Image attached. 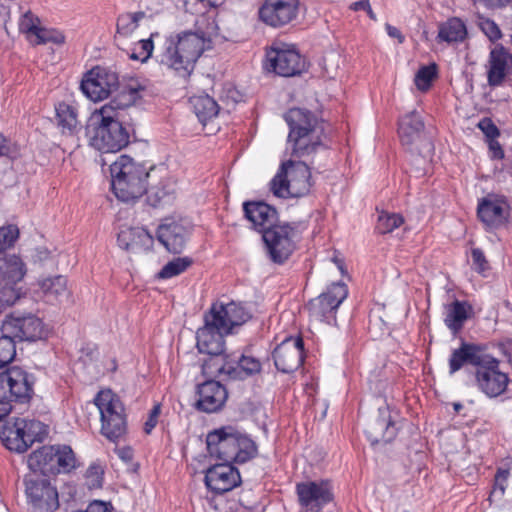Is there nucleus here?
Instances as JSON below:
<instances>
[{"instance_id": "nucleus-27", "label": "nucleus", "mask_w": 512, "mask_h": 512, "mask_svg": "<svg viewBox=\"0 0 512 512\" xmlns=\"http://www.w3.org/2000/svg\"><path fill=\"white\" fill-rule=\"evenodd\" d=\"M243 211L245 217L252 223L255 230L264 234L276 225L278 213L276 209L262 201L244 202Z\"/></svg>"}, {"instance_id": "nucleus-28", "label": "nucleus", "mask_w": 512, "mask_h": 512, "mask_svg": "<svg viewBox=\"0 0 512 512\" xmlns=\"http://www.w3.org/2000/svg\"><path fill=\"white\" fill-rule=\"evenodd\" d=\"M198 395L197 408L207 413L221 409L228 397L226 388L215 380H208L199 385Z\"/></svg>"}, {"instance_id": "nucleus-2", "label": "nucleus", "mask_w": 512, "mask_h": 512, "mask_svg": "<svg viewBox=\"0 0 512 512\" xmlns=\"http://www.w3.org/2000/svg\"><path fill=\"white\" fill-rule=\"evenodd\" d=\"M284 119L289 126L287 142L293 157L307 158L324 147L325 123L315 113L304 108H291Z\"/></svg>"}, {"instance_id": "nucleus-12", "label": "nucleus", "mask_w": 512, "mask_h": 512, "mask_svg": "<svg viewBox=\"0 0 512 512\" xmlns=\"http://www.w3.org/2000/svg\"><path fill=\"white\" fill-rule=\"evenodd\" d=\"M398 135L401 144L412 154L428 157L434 150L431 138L426 133L424 121L415 109L405 112L399 118Z\"/></svg>"}, {"instance_id": "nucleus-60", "label": "nucleus", "mask_w": 512, "mask_h": 512, "mask_svg": "<svg viewBox=\"0 0 512 512\" xmlns=\"http://www.w3.org/2000/svg\"><path fill=\"white\" fill-rule=\"evenodd\" d=\"M11 152V141L0 133V156H9Z\"/></svg>"}, {"instance_id": "nucleus-53", "label": "nucleus", "mask_w": 512, "mask_h": 512, "mask_svg": "<svg viewBox=\"0 0 512 512\" xmlns=\"http://www.w3.org/2000/svg\"><path fill=\"white\" fill-rule=\"evenodd\" d=\"M471 259L473 269L478 273H483L489 269L488 261L480 248H473L471 250Z\"/></svg>"}, {"instance_id": "nucleus-52", "label": "nucleus", "mask_w": 512, "mask_h": 512, "mask_svg": "<svg viewBox=\"0 0 512 512\" xmlns=\"http://www.w3.org/2000/svg\"><path fill=\"white\" fill-rule=\"evenodd\" d=\"M482 32L489 38L490 41L495 42L502 37L499 26L491 19H483L480 22Z\"/></svg>"}, {"instance_id": "nucleus-31", "label": "nucleus", "mask_w": 512, "mask_h": 512, "mask_svg": "<svg viewBox=\"0 0 512 512\" xmlns=\"http://www.w3.org/2000/svg\"><path fill=\"white\" fill-rule=\"evenodd\" d=\"M57 128L63 136L72 137L79 131L78 111L72 104L60 101L55 104Z\"/></svg>"}, {"instance_id": "nucleus-57", "label": "nucleus", "mask_w": 512, "mask_h": 512, "mask_svg": "<svg viewBox=\"0 0 512 512\" xmlns=\"http://www.w3.org/2000/svg\"><path fill=\"white\" fill-rule=\"evenodd\" d=\"M112 506L110 503H106L100 500H94L88 504L86 509L77 510L73 512H111Z\"/></svg>"}, {"instance_id": "nucleus-9", "label": "nucleus", "mask_w": 512, "mask_h": 512, "mask_svg": "<svg viewBox=\"0 0 512 512\" xmlns=\"http://www.w3.org/2000/svg\"><path fill=\"white\" fill-rule=\"evenodd\" d=\"M204 326L199 328L196 333V346L200 353L210 356L202 364V370L205 374H214L216 367L228 356L224 355V336L230 334L226 329H222L218 322L211 321L210 315L204 316Z\"/></svg>"}, {"instance_id": "nucleus-18", "label": "nucleus", "mask_w": 512, "mask_h": 512, "mask_svg": "<svg viewBox=\"0 0 512 512\" xmlns=\"http://www.w3.org/2000/svg\"><path fill=\"white\" fill-rule=\"evenodd\" d=\"M477 216L486 231L504 227L510 217V205L504 196L488 194L479 199Z\"/></svg>"}, {"instance_id": "nucleus-37", "label": "nucleus", "mask_w": 512, "mask_h": 512, "mask_svg": "<svg viewBox=\"0 0 512 512\" xmlns=\"http://www.w3.org/2000/svg\"><path fill=\"white\" fill-rule=\"evenodd\" d=\"M41 289L46 302H63L69 299L70 291L67 287V279L62 275L47 278L42 281Z\"/></svg>"}, {"instance_id": "nucleus-30", "label": "nucleus", "mask_w": 512, "mask_h": 512, "mask_svg": "<svg viewBox=\"0 0 512 512\" xmlns=\"http://www.w3.org/2000/svg\"><path fill=\"white\" fill-rule=\"evenodd\" d=\"M0 439L7 449L18 453L25 452L27 444L25 442L22 419L16 418L1 423Z\"/></svg>"}, {"instance_id": "nucleus-3", "label": "nucleus", "mask_w": 512, "mask_h": 512, "mask_svg": "<svg viewBox=\"0 0 512 512\" xmlns=\"http://www.w3.org/2000/svg\"><path fill=\"white\" fill-rule=\"evenodd\" d=\"M210 456L223 462L244 464L256 457L258 449L252 438L241 428L224 425L206 436Z\"/></svg>"}, {"instance_id": "nucleus-55", "label": "nucleus", "mask_w": 512, "mask_h": 512, "mask_svg": "<svg viewBox=\"0 0 512 512\" xmlns=\"http://www.w3.org/2000/svg\"><path fill=\"white\" fill-rule=\"evenodd\" d=\"M20 295L13 285H6L0 290V303L3 305L11 306L16 303Z\"/></svg>"}, {"instance_id": "nucleus-19", "label": "nucleus", "mask_w": 512, "mask_h": 512, "mask_svg": "<svg viewBox=\"0 0 512 512\" xmlns=\"http://www.w3.org/2000/svg\"><path fill=\"white\" fill-rule=\"evenodd\" d=\"M267 59L273 71L283 77L300 75L307 69L306 60L292 47L272 46Z\"/></svg>"}, {"instance_id": "nucleus-14", "label": "nucleus", "mask_w": 512, "mask_h": 512, "mask_svg": "<svg viewBox=\"0 0 512 512\" xmlns=\"http://www.w3.org/2000/svg\"><path fill=\"white\" fill-rule=\"evenodd\" d=\"M296 229L290 224L274 226L264 231L262 239L267 257L275 264H283L296 248Z\"/></svg>"}, {"instance_id": "nucleus-59", "label": "nucleus", "mask_w": 512, "mask_h": 512, "mask_svg": "<svg viewBox=\"0 0 512 512\" xmlns=\"http://www.w3.org/2000/svg\"><path fill=\"white\" fill-rule=\"evenodd\" d=\"M508 475H509V472L507 470L499 469L497 471L496 476H495V482L496 483H495V487H494V492L499 490L501 494L504 493L505 486H504L503 483L507 480Z\"/></svg>"}, {"instance_id": "nucleus-4", "label": "nucleus", "mask_w": 512, "mask_h": 512, "mask_svg": "<svg viewBox=\"0 0 512 512\" xmlns=\"http://www.w3.org/2000/svg\"><path fill=\"white\" fill-rule=\"evenodd\" d=\"M211 35L204 31H186L169 39L161 56V64L176 71L181 77H187L201 54L210 47Z\"/></svg>"}, {"instance_id": "nucleus-7", "label": "nucleus", "mask_w": 512, "mask_h": 512, "mask_svg": "<svg viewBox=\"0 0 512 512\" xmlns=\"http://www.w3.org/2000/svg\"><path fill=\"white\" fill-rule=\"evenodd\" d=\"M312 187L310 167L303 160L283 162L270 182V189L279 198L306 196Z\"/></svg>"}, {"instance_id": "nucleus-39", "label": "nucleus", "mask_w": 512, "mask_h": 512, "mask_svg": "<svg viewBox=\"0 0 512 512\" xmlns=\"http://www.w3.org/2000/svg\"><path fill=\"white\" fill-rule=\"evenodd\" d=\"M189 100L195 115L203 125H206L219 113L220 107L215 98H189Z\"/></svg>"}, {"instance_id": "nucleus-63", "label": "nucleus", "mask_w": 512, "mask_h": 512, "mask_svg": "<svg viewBox=\"0 0 512 512\" xmlns=\"http://www.w3.org/2000/svg\"><path fill=\"white\" fill-rule=\"evenodd\" d=\"M350 8L354 11L366 10V8H369V1L360 0V1L354 2L350 6Z\"/></svg>"}, {"instance_id": "nucleus-8", "label": "nucleus", "mask_w": 512, "mask_h": 512, "mask_svg": "<svg viewBox=\"0 0 512 512\" xmlns=\"http://www.w3.org/2000/svg\"><path fill=\"white\" fill-rule=\"evenodd\" d=\"M31 473L56 475L76 467V457L68 445H46L33 451L27 460Z\"/></svg>"}, {"instance_id": "nucleus-23", "label": "nucleus", "mask_w": 512, "mask_h": 512, "mask_svg": "<svg viewBox=\"0 0 512 512\" xmlns=\"http://www.w3.org/2000/svg\"><path fill=\"white\" fill-rule=\"evenodd\" d=\"M275 367L282 373L296 371L304 361V342L301 337H288L273 351Z\"/></svg>"}, {"instance_id": "nucleus-64", "label": "nucleus", "mask_w": 512, "mask_h": 512, "mask_svg": "<svg viewBox=\"0 0 512 512\" xmlns=\"http://www.w3.org/2000/svg\"><path fill=\"white\" fill-rule=\"evenodd\" d=\"M365 11H367V14H368V16H369L371 19L376 20V16H375L374 12L372 11V9H371V6H370V5H369V8H366V10H365Z\"/></svg>"}, {"instance_id": "nucleus-6", "label": "nucleus", "mask_w": 512, "mask_h": 512, "mask_svg": "<svg viewBox=\"0 0 512 512\" xmlns=\"http://www.w3.org/2000/svg\"><path fill=\"white\" fill-rule=\"evenodd\" d=\"M144 163H137L127 155H121L110 165L111 186L115 196L128 202L147 192L149 170Z\"/></svg>"}, {"instance_id": "nucleus-42", "label": "nucleus", "mask_w": 512, "mask_h": 512, "mask_svg": "<svg viewBox=\"0 0 512 512\" xmlns=\"http://www.w3.org/2000/svg\"><path fill=\"white\" fill-rule=\"evenodd\" d=\"M404 219L398 213L381 212L378 216L376 230L380 234H387L393 232L396 228L402 225Z\"/></svg>"}, {"instance_id": "nucleus-22", "label": "nucleus", "mask_w": 512, "mask_h": 512, "mask_svg": "<svg viewBox=\"0 0 512 512\" xmlns=\"http://www.w3.org/2000/svg\"><path fill=\"white\" fill-rule=\"evenodd\" d=\"M190 235V226L182 219L167 217L157 228L158 241L171 253L179 254L183 251Z\"/></svg>"}, {"instance_id": "nucleus-62", "label": "nucleus", "mask_w": 512, "mask_h": 512, "mask_svg": "<svg viewBox=\"0 0 512 512\" xmlns=\"http://www.w3.org/2000/svg\"><path fill=\"white\" fill-rule=\"evenodd\" d=\"M11 412V407L7 401H0V421Z\"/></svg>"}, {"instance_id": "nucleus-33", "label": "nucleus", "mask_w": 512, "mask_h": 512, "mask_svg": "<svg viewBox=\"0 0 512 512\" xmlns=\"http://www.w3.org/2000/svg\"><path fill=\"white\" fill-rule=\"evenodd\" d=\"M509 62H512V56L504 47L491 50L488 70V81L491 85H499L503 81Z\"/></svg>"}, {"instance_id": "nucleus-20", "label": "nucleus", "mask_w": 512, "mask_h": 512, "mask_svg": "<svg viewBox=\"0 0 512 512\" xmlns=\"http://www.w3.org/2000/svg\"><path fill=\"white\" fill-rule=\"evenodd\" d=\"M296 492L300 505L307 512H320L333 500L332 486L328 480L298 483Z\"/></svg>"}, {"instance_id": "nucleus-36", "label": "nucleus", "mask_w": 512, "mask_h": 512, "mask_svg": "<svg viewBox=\"0 0 512 512\" xmlns=\"http://www.w3.org/2000/svg\"><path fill=\"white\" fill-rule=\"evenodd\" d=\"M467 37V28L465 23L458 17H451L447 21L439 24L437 35L438 42L459 43Z\"/></svg>"}, {"instance_id": "nucleus-5", "label": "nucleus", "mask_w": 512, "mask_h": 512, "mask_svg": "<svg viewBox=\"0 0 512 512\" xmlns=\"http://www.w3.org/2000/svg\"><path fill=\"white\" fill-rule=\"evenodd\" d=\"M149 80L136 76H123L119 79L116 72L96 66L86 72L82 78L80 88L85 96H110L114 92L120 95H136L141 92L148 93Z\"/></svg>"}, {"instance_id": "nucleus-56", "label": "nucleus", "mask_w": 512, "mask_h": 512, "mask_svg": "<svg viewBox=\"0 0 512 512\" xmlns=\"http://www.w3.org/2000/svg\"><path fill=\"white\" fill-rule=\"evenodd\" d=\"M161 412V406L160 404L154 405V407L151 409L148 419L146 420L144 424V431L147 434H150L151 431L155 428L158 422V417Z\"/></svg>"}, {"instance_id": "nucleus-32", "label": "nucleus", "mask_w": 512, "mask_h": 512, "mask_svg": "<svg viewBox=\"0 0 512 512\" xmlns=\"http://www.w3.org/2000/svg\"><path fill=\"white\" fill-rule=\"evenodd\" d=\"M471 313L472 306L468 302L455 300L447 307L444 323L456 335L462 330Z\"/></svg>"}, {"instance_id": "nucleus-16", "label": "nucleus", "mask_w": 512, "mask_h": 512, "mask_svg": "<svg viewBox=\"0 0 512 512\" xmlns=\"http://www.w3.org/2000/svg\"><path fill=\"white\" fill-rule=\"evenodd\" d=\"M348 288L343 282L333 283L326 292L321 293L308 304L310 317L316 321L331 323L335 321L336 310L346 299Z\"/></svg>"}, {"instance_id": "nucleus-48", "label": "nucleus", "mask_w": 512, "mask_h": 512, "mask_svg": "<svg viewBox=\"0 0 512 512\" xmlns=\"http://www.w3.org/2000/svg\"><path fill=\"white\" fill-rule=\"evenodd\" d=\"M19 237V229L16 225L0 227V253L14 245Z\"/></svg>"}, {"instance_id": "nucleus-61", "label": "nucleus", "mask_w": 512, "mask_h": 512, "mask_svg": "<svg viewBox=\"0 0 512 512\" xmlns=\"http://www.w3.org/2000/svg\"><path fill=\"white\" fill-rule=\"evenodd\" d=\"M385 29H386V32L389 35V37L397 39L399 43H403L405 41L404 35L395 26H392L387 23L385 25Z\"/></svg>"}, {"instance_id": "nucleus-34", "label": "nucleus", "mask_w": 512, "mask_h": 512, "mask_svg": "<svg viewBox=\"0 0 512 512\" xmlns=\"http://www.w3.org/2000/svg\"><path fill=\"white\" fill-rule=\"evenodd\" d=\"M26 274V267L17 255H6L0 258V278L6 285H15Z\"/></svg>"}, {"instance_id": "nucleus-51", "label": "nucleus", "mask_w": 512, "mask_h": 512, "mask_svg": "<svg viewBox=\"0 0 512 512\" xmlns=\"http://www.w3.org/2000/svg\"><path fill=\"white\" fill-rule=\"evenodd\" d=\"M103 471L99 465H91L85 473L86 485L89 489H97L102 486Z\"/></svg>"}, {"instance_id": "nucleus-40", "label": "nucleus", "mask_w": 512, "mask_h": 512, "mask_svg": "<svg viewBox=\"0 0 512 512\" xmlns=\"http://www.w3.org/2000/svg\"><path fill=\"white\" fill-rule=\"evenodd\" d=\"M23 421V431L27 449L36 441H42L47 435V426L38 420Z\"/></svg>"}, {"instance_id": "nucleus-43", "label": "nucleus", "mask_w": 512, "mask_h": 512, "mask_svg": "<svg viewBox=\"0 0 512 512\" xmlns=\"http://www.w3.org/2000/svg\"><path fill=\"white\" fill-rule=\"evenodd\" d=\"M16 356V340L8 333L0 337V369L9 365Z\"/></svg>"}, {"instance_id": "nucleus-1", "label": "nucleus", "mask_w": 512, "mask_h": 512, "mask_svg": "<svg viewBox=\"0 0 512 512\" xmlns=\"http://www.w3.org/2000/svg\"><path fill=\"white\" fill-rule=\"evenodd\" d=\"M122 98H112L91 118L87 126L89 144L102 153H115L130 143V131L120 119L121 111L135 106L136 98L122 102Z\"/></svg>"}, {"instance_id": "nucleus-11", "label": "nucleus", "mask_w": 512, "mask_h": 512, "mask_svg": "<svg viewBox=\"0 0 512 512\" xmlns=\"http://www.w3.org/2000/svg\"><path fill=\"white\" fill-rule=\"evenodd\" d=\"M35 377L19 366L8 367L0 373V401L28 405L34 395Z\"/></svg>"}, {"instance_id": "nucleus-29", "label": "nucleus", "mask_w": 512, "mask_h": 512, "mask_svg": "<svg viewBox=\"0 0 512 512\" xmlns=\"http://www.w3.org/2000/svg\"><path fill=\"white\" fill-rule=\"evenodd\" d=\"M222 360L216 367L217 372L225 373L234 380H243L261 371L260 361L252 356L241 355L237 359H231L228 356L227 359Z\"/></svg>"}, {"instance_id": "nucleus-50", "label": "nucleus", "mask_w": 512, "mask_h": 512, "mask_svg": "<svg viewBox=\"0 0 512 512\" xmlns=\"http://www.w3.org/2000/svg\"><path fill=\"white\" fill-rule=\"evenodd\" d=\"M172 200L173 196L163 189L151 191L147 196L148 203L154 208L164 207L170 204Z\"/></svg>"}, {"instance_id": "nucleus-44", "label": "nucleus", "mask_w": 512, "mask_h": 512, "mask_svg": "<svg viewBox=\"0 0 512 512\" xmlns=\"http://www.w3.org/2000/svg\"><path fill=\"white\" fill-rule=\"evenodd\" d=\"M19 31L26 35L27 40L31 43L40 29V19L31 11L23 14L18 23Z\"/></svg>"}, {"instance_id": "nucleus-21", "label": "nucleus", "mask_w": 512, "mask_h": 512, "mask_svg": "<svg viewBox=\"0 0 512 512\" xmlns=\"http://www.w3.org/2000/svg\"><path fill=\"white\" fill-rule=\"evenodd\" d=\"M475 371L478 389L490 398L503 394L507 388L509 377L499 370V360L490 354V360Z\"/></svg>"}, {"instance_id": "nucleus-47", "label": "nucleus", "mask_w": 512, "mask_h": 512, "mask_svg": "<svg viewBox=\"0 0 512 512\" xmlns=\"http://www.w3.org/2000/svg\"><path fill=\"white\" fill-rule=\"evenodd\" d=\"M436 76L437 70L434 64L430 66H423L415 75V85L421 92L425 93Z\"/></svg>"}, {"instance_id": "nucleus-13", "label": "nucleus", "mask_w": 512, "mask_h": 512, "mask_svg": "<svg viewBox=\"0 0 512 512\" xmlns=\"http://www.w3.org/2000/svg\"><path fill=\"white\" fill-rule=\"evenodd\" d=\"M27 502L35 512H54L59 507L58 492L50 477L29 473L24 478Z\"/></svg>"}, {"instance_id": "nucleus-35", "label": "nucleus", "mask_w": 512, "mask_h": 512, "mask_svg": "<svg viewBox=\"0 0 512 512\" xmlns=\"http://www.w3.org/2000/svg\"><path fill=\"white\" fill-rule=\"evenodd\" d=\"M153 237L142 227H127L121 229L117 236V243L121 249L133 250L138 246L151 244Z\"/></svg>"}, {"instance_id": "nucleus-54", "label": "nucleus", "mask_w": 512, "mask_h": 512, "mask_svg": "<svg viewBox=\"0 0 512 512\" xmlns=\"http://www.w3.org/2000/svg\"><path fill=\"white\" fill-rule=\"evenodd\" d=\"M477 127L483 132L487 140L497 139L500 131L490 118H483L477 124Z\"/></svg>"}, {"instance_id": "nucleus-41", "label": "nucleus", "mask_w": 512, "mask_h": 512, "mask_svg": "<svg viewBox=\"0 0 512 512\" xmlns=\"http://www.w3.org/2000/svg\"><path fill=\"white\" fill-rule=\"evenodd\" d=\"M192 265V259L189 257H178L165 264L158 273L161 279H170L181 273Z\"/></svg>"}, {"instance_id": "nucleus-15", "label": "nucleus", "mask_w": 512, "mask_h": 512, "mask_svg": "<svg viewBox=\"0 0 512 512\" xmlns=\"http://www.w3.org/2000/svg\"><path fill=\"white\" fill-rule=\"evenodd\" d=\"M2 333H8L15 340L35 342L47 335L43 321L32 313L13 312L3 321Z\"/></svg>"}, {"instance_id": "nucleus-45", "label": "nucleus", "mask_w": 512, "mask_h": 512, "mask_svg": "<svg viewBox=\"0 0 512 512\" xmlns=\"http://www.w3.org/2000/svg\"><path fill=\"white\" fill-rule=\"evenodd\" d=\"M35 37L31 44L33 45H41L46 43H54L57 45H61L65 42L64 34L56 29H47L40 27L37 34H34Z\"/></svg>"}, {"instance_id": "nucleus-17", "label": "nucleus", "mask_w": 512, "mask_h": 512, "mask_svg": "<svg viewBox=\"0 0 512 512\" xmlns=\"http://www.w3.org/2000/svg\"><path fill=\"white\" fill-rule=\"evenodd\" d=\"M300 7V0H263L259 20L269 27L283 28L298 18Z\"/></svg>"}, {"instance_id": "nucleus-26", "label": "nucleus", "mask_w": 512, "mask_h": 512, "mask_svg": "<svg viewBox=\"0 0 512 512\" xmlns=\"http://www.w3.org/2000/svg\"><path fill=\"white\" fill-rule=\"evenodd\" d=\"M232 464L224 462L210 467L205 474L207 488L217 494H223L239 486L241 476Z\"/></svg>"}, {"instance_id": "nucleus-58", "label": "nucleus", "mask_w": 512, "mask_h": 512, "mask_svg": "<svg viewBox=\"0 0 512 512\" xmlns=\"http://www.w3.org/2000/svg\"><path fill=\"white\" fill-rule=\"evenodd\" d=\"M489 145V151L491 153L492 159H503L504 158V150L502 149L500 143L496 140H487Z\"/></svg>"}, {"instance_id": "nucleus-38", "label": "nucleus", "mask_w": 512, "mask_h": 512, "mask_svg": "<svg viewBox=\"0 0 512 512\" xmlns=\"http://www.w3.org/2000/svg\"><path fill=\"white\" fill-rule=\"evenodd\" d=\"M146 16L145 12L137 11V12H128L120 14L117 18L116 23V34L114 36L115 41L119 45L121 39H127L132 36V34L139 27V23Z\"/></svg>"}, {"instance_id": "nucleus-25", "label": "nucleus", "mask_w": 512, "mask_h": 512, "mask_svg": "<svg viewBox=\"0 0 512 512\" xmlns=\"http://www.w3.org/2000/svg\"><path fill=\"white\" fill-rule=\"evenodd\" d=\"M211 321L218 322L222 329L232 333L234 327L246 323L251 317V311L243 303L230 302L227 304H213L210 311Z\"/></svg>"}, {"instance_id": "nucleus-24", "label": "nucleus", "mask_w": 512, "mask_h": 512, "mask_svg": "<svg viewBox=\"0 0 512 512\" xmlns=\"http://www.w3.org/2000/svg\"><path fill=\"white\" fill-rule=\"evenodd\" d=\"M490 353L488 345L462 341L459 348L454 349L449 358V373L452 375L465 365H472L477 369L489 363ZM490 363H493L490 361Z\"/></svg>"}, {"instance_id": "nucleus-10", "label": "nucleus", "mask_w": 512, "mask_h": 512, "mask_svg": "<svg viewBox=\"0 0 512 512\" xmlns=\"http://www.w3.org/2000/svg\"><path fill=\"white\" fill-rule=\"evenodd\" d=\"M94 402L100 412L102 434L110 441L116 442L127 430L122 402L111 390L100 391Z\"/></svg>"}, {"instance_id": "nucleus-49", "label": "nucleus", "mask_w": 512, "mask_h": 512, "mask_svg": "<svg viewBox=\"0 0 512 512\" xmlns=\"http://www.w3.org/2000/svg\"><path fill=\"white\" fill-rule=\"evenodd\" d=\"M153 51V42L151 39L139 40L137 45L133 48L130 58L132 60H139L145 62L149 59Z\"/></svg>"}, {"instance_id": "nucleus-46", "label": "nucleus", "mask_w": 512, "mask_h": 512, "mask_svg": "<svg viewBox=\"0 0 512 512\" xmlns=\"http://www.w3.org/2000/svg\"><path fill=\"white\" fill-rule=\"evenodd\" d=\"M379 418L376 421V426L383 431L382 439L385 442L391 441L396 435L394 423L389 416L388 408H379Z\"/></svg>"}]
</instances>
